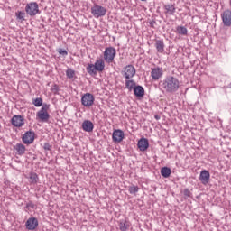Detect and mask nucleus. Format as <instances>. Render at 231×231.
I'll list each match as a JSON object with an SVG mask.
<instances>
[{"mask_svg": "<svg viewBox=\"0 0 231 231\" xmlns=\"http://www.w3.org/2000/svg\"><path fill=\"white\" fill-rule=\"evenodd\" d=\"M162 88L166 93H176L180 89V79L174 76H168L162 81Z\"/></svg>", "mask_w": 231, "mask_h": 231, "instance_id": "f257e3e1", "label": "nucleus"}, {"mask_svg": "<svg viewBox=\"0 0 231 231\" xmlns=\"http://www.w3.org/2000/svg\"><path fill=\"white\" fill-rule=\"evenodd\" d=\"M49 110L50 105L43 104L42 108L36 113V120H39V122H48L50 120Z\"/></svg>", "mask_w": 231, "mask_h": 231, "instance_id": "f03ea898", "label": "nucleus"}, {"mask_svg": "<svg viewBox=\"0 0 231 231\" xmlns=\"http://www.w3.org/2000/svg\"><path fill=\"white\" fill-rule=\"evenodd\" d=\"M104 60L106 64L115 62V57H116V49L114 47H106L103 53Z\"/></svg>", "mask_w": 231, "mask_h": 231, "instance_id": "7ed1b4c3", "label": "nucleus"}, {"mask_svg": "<svg viewBox=\"0 0 231 231\" xmlns=\"http://www.w3.org/2000/svg\"><path fill=\"white\" fill-rule=\"evenodd\" d=\"M25 13L30 17H35V15H39L41 14V10H39V4L37 2H30L25 5Z\"/></svg>", "mask_w": 231, "mask_h": 231, "instance_id": "20e7f679", "label": "nucleus"}, {"mask_svg": "<svg viewBox=\"0 0 231 231\" xmlns=\"http://www.w3.org/2000/svg\"><path fill=\"white\" fill-rule=\"evenodd\" d=\"M91 14L95 19H99V17H104L107 14V9L102 5H94L91 7Z\"/></svg>", "mask_w": 231, "mask_h": 231, "instance_id": "39448f33", "label": "nucleus"}, {"mask_svg": "<svg viewBox=\"0 0 231 231\" xmlns=\"http://www.w3.org/2000/svg\"><path fill=\"white\" fill-rule=\"evenodd\" d=\"M121 75H123L125 80H129L136 75V69L133 65H126L121 71Z\"/></svg>", "mask_w": 231, "mask_h": 231, "instance_id": "423d86ee", "label": "nucleus"}, {"mask_svg": "<svg viewBox=\"0 0 231 231\" xmlns=\"http://www.w3.org/2000/svg\"><path fill=\"white\" fill-rule=\"evenodd\" d=\"M81 104L84 107H92L95 104V96L91 93H85L81 97Z\"/></svg>", "mask_w": 231, "mask_h": 231, "instance_id": "0eeeda50", "label": "nucleus"}, {"mask_svg": "<svg viewBox=\"0 0 231 231\" xmlns=\"http://www.w3.org/2000/svg\"><path fill=\"white\" fill-rule=\"evenodd\" d=\"M34 140H35V132L33 131L26 132L22 137V141L23 143H25V145H30L31 143H33Z\"/></svg>", "mask_w": 231, "mask_h": 231, "instance_id": "6e6552de", "label": "nucleus"}, {"mask_svg": "<svg viewBox=\"0 0 231 231\" xmlns=\"http://www.w3.org/2000/svg\"><path fill=\"white\" fill-rule=\"evenodd\" d=\"M199 180L202 183V185H208L210 181V171L207 170H202L200 171Z\"/></svg>", "mask_w": 231, "mask_h": 231, "instance_id": "1a4fd4ad", "label": "nucleus"}, {"mask_svg": "<svg viewBox=\"0 0 231 231\" xmlns=\"http://www.w3.org/2000/svg\"><path fill=\"white\" fill-rule=\"evenodd\" d=\"M25 226L27 230L33 231L37 228V226H39V220H37V218L33 217H30L29 219H27Z\"/></svg>", "mask_w": 231, "mask_h": 231, "instance_id": "9d476101", "label": "nucleus"}, {"mask_svg": "<svg viewBox=\"0 0 231 231\" xmlns=\"http://www.w3.org/2000/svg\"><path fill=\"white\" fill-rule=\"evenodd\" d=\"M221 19L224 26H231V11L226 10L221 14Z\"/></svg>", "mask_w": 231, "mask_h": 231, "instance_id": "9b49d317", "label": "nucleus"}, {"mask_svg": "<svg viewBox=\"0 0 231 231\" xmlns=\"http://www.w3.org/2000/svg\"><path fill=\"white\" fill-rule=\"evenodd\" d=\"M11 124L14 127H23L24 125V117L23 116H14L11 119Z\"/></svg>", "mask_w": 231, "mask_h": 231, "instance_id": "f8f14e48", "label": "nucleus"}, {"mask_svg": "<svg viewBox=\"0 0 231 231\" xmlns=\"http://www.w3.org/2000/svg\"><path fill=\"white\" fill-rule=\"evenodd\" d=\"M137 147L142 152L147 151L149 149V140L145 137L141 138L137 143Z\"/></svg>", "mask_w": 231, "mask_h": 231, "instance_id": "ddd939ff", "label": "nucleus"}, {"mask_svg": "<svg viewBox=\"0 0 231 231\" xmlns=\"http://www.w3.org/2000/svg\"><path fill=\"white\" fill-rule=\"evenodd\" d=\"M81 128L85 131V133H93V129H95V125L89 120H85L81 125Z\"/></svg>", "mask_w": 231, "mask_h": 231, "instance_id": "4468645a", "label": "nucleus"}, {"mask_svg": "<svg viewBox=\"0 0 231 231\" xmlns=\"http://www.w3.org/2000/svg\"><path fill=\"white\" fill-rule=\"evenodd\" d=\"M112 140H113V142L120 143V142H122V140H124V131H122L120 129L115 130L112 134Z\"/></svg>", "mask_w": 231, "mask_h": 231, "instance_id": "2eb2a0df", "label": "nucleus"}, {"mask_svg": "<svg viewBox=\"0 0 231 231\" xmlns=\"http://www.w3.org/2000/svg\"><path fill=\"white\" fill-rule=\"evenodd\" d=\"M165 15H174L176 14V6L172 4H167L163 5Z\"/></svg>", "mask_w": 231, "mask_h": 231, "instance_id": "dca6fc26", "label": "nucleus"}, {"mask_svg": "<svg viewBox=\"0 0 231 231\" xmlns=\"http://www.w3.org/2000/svg\"><path fill=\"white\" fill-rule=\"evenodd\" d=\"M162 75H163V69L160 68H154L152 69L151 77L153 80H159L161 79Z\"/></svg>", "mask_w": 231, "mask_h": 231, "instance_id": "f3484780", "label": "nucleus"}, {"mask_svg": "<svg viewBox=\"0 0 231 231\" xmlns=\"http://www.w3.org/2000/svg\"><path fill=\"white\" fill-rule=\"evenodd\" d=\"M118 226L120 231H127L131 227V223L127 219H120Z\"/></svg>", "mask_w": 231, "mask_h": 231, "instance_id": "a211bd4d", "label": "nucleus"}, {"mask_svg": "<svg viewBox=\"0 0 231 231\" xmlns=\"http://www.w3.org/2000/svg\"><path fill=\"white\" fill-rule=\"evenodd\" d=\"M154 46L158 53H163V51H165V42H163V39L155 40Z\"/></svg>", "mask_w": 231, "mask_h": 231, "instance_id": "6ab92c4d", "label": "nucleus"}, {"mask_svg": "<svg viewBox=\"0 0 231 231\" xmlns=\"http://www.w3.org/2000/svg\"><path fill=\"white\" fill-rule=\"evenodd\" d=\"M14 149L18 156H23L26 152V146L23 143H16Z\"/></svg>", "mask_w": 231, "mask_h": 231, "instance_id": "aec40b11", "label": "nucleus"}, {"mask_svg": "<svg viewBox=\"0 0 231 231\" xmlns=\"http://www.w3.org/2000/svg\"><path fill=\"white\" fill-rule=\"evenodd\" d=\"M94 66L96 67V69L99 72L102 73L106 68V63L104 62L103 59L97 60L96 62L94 63Z\"/></svg>", "mask_w": 231, "mask_h": 231, "instance_id": "412c9836", "label": "nucleus"}, {"mask_svg": "<svg viewBox=\"0 0 231 231\" xmlns=\"http://www.w3.org/2000/svg\"><path fill=\"white\" fill-rule=\"evenodd\" d=\"M134 94L135 95V97H143V95H145V89L140 85L135 86V88H134Z\"/></svg>", "mask_w": 231, "mask_h": 231, "instance_id": "4be33fe9", "label": "nucleus"}, {"mask_svg": "<svg viewBox=\"0 0 231 231\" xmlns=\"http://www.w3.org/2000/svg\"><path fill=\"white\" fill-rule=\"evenodd\" d=\"M30 183L32 185H37L39 183V175L35 172H31L29 175Z\"/></svg>", "mask_w": 231, "mask_h": 231, "instance_id": "5701e85b", "label": "nucleus"}, {"mask_svg": "<svg viewBox=\"0 0 231 231\" xmlns=\"http://www.w3.org/2000/svg\"><path fill=\"white\" fill-rule=\"evenodd\" d=\"M98 70H97V67H95V64H88L87 66V73H88V75H97Z\"/></svg>", "mask_w": 231, "mask_h": 231, "instance_id": "b1692460", "label": "nucleus"}, {"mask_svg": "<svg viewBox=\"0 0 231 231\" xmlns=\"http://www.w3.org/2000/svg\"><path fill=\"white\" fill-rule=\"evenodd\" d=\"M136 87V82L133 79H125V88L126 89H129V91H133L134 88Z\"/></svg>", "mask_w": 231, "mask_h": 231, "instance_id": "393cba45", "label": "nucleus"}, {"mask_svg": "<svg viewBox=\"0 0 231 231\" xmlns=\"http://www.w3.org/2000/svg\"><path fill=\"white\" fill-rule=\"evenodd\" d=\"M171 168L169 167H162L161 169V175L163 177V178H169V176H171Z\"/></svg>", "mask_w": 231, "mask_h": 231, "instance_id": "a878e982", "label": "nucleus"}, {"mask_svg": "<svg viewBox=\"0 0 231 231\" xmlns=\"http://www.w3.org/2000/svg\"><path fill=\"white\" fill-rule=\"evenodd\" d=\"M15 16L16 19L18 21H21L23 23V21H25L26 19V13L24 11H18L15 13Z\"/></svg>", "mask_w": 231, "mask_h": 231, "instance_id": "bb28decb", "label": "nucleus"}, {"mask_svg": "<svg viewBox=\"0 0 231 231\" xmlns=\"http://www.w3.org/2000/svg\"><path fill=\"white\" fill-rule=\"evenodd\" d=\"M177 32L179 33V35H187V33H189V31L185 26H178Z\"/></svg>", "mask_w": 231, "mask_h": 231, "instance_id": "cd10ccee", "label": "nucleus"}, {"mask_svg": "<svg viewBox=\"0 0 231 231\" xmlns=\"http://www.w3.org/2000/svg\"><path fill=\"white\" fill-rule=\"evenodd\" d=\"M32 104H33V106H35V107H41V106H44V104H42V97H37L35 99H32Z\"/></svg>", "mask_w": 231, "mask_h": 231, "instance_id": "c85d7f7f", "label": "nucleus"}, {"mask_svg": "<svg viewBox=\"0 0 231 231\" xmlns=\"http://www.w3.org/2000/svg\"><path fill=\"white\" fill-rule=\"evenodd\" d=\"M140 190L138 186L131 185L128 187V191L130 194H136Z\"/></svg>", "mask_w": 231, "mask_h": 231, "instance_id": "c756f323", "label": "nucleus"}, {"mask_svg": "<svg viewBox=\"0 0 231 231\" xmlns=\"http://www.w3.org/2000/svg\"><path fill=\"white\" fill-rule=\"evenodd\" d=\"M66 76L67 79H73L75 77V70H73L72 69H68L66 70Z\"/></svg>", "mask_w": 231, "mask_h": 231, "instance_id": "7c9ffc66", "label": "nucleus"}, {"mask_svg": "<svg viewBox=\"0 0 231 231\" xmlns=\"http://www.w3.org/2000/svg\"><path fill=\"white\" fill-rule=\"evenodd\" d=\"M183 194L185 198H192V192L189 189H185Z\"/></svg>", "mask_w": 231, "mask_h": 231, "instance_id": "2f4dec72", "label": "nucleus"}, {"mask_svg": "<svg viewBox=\"0 0 231 231\" xmlns=\"http://www.w3.org/2000/svg\"><path fill=\"white\" fill-rule=\"evenodd\" d=\"M58 53H60V55H62L63 57H68V51L64 49H59Z\"/></svg>", "mask_w": 231, "mask_h": 231, "instance_id": "473e14b6", "label": "nucleus"}, {"mask_svg": "<svg viewBox=\"0 0 231 231\" xmlns=\"http://www.w3.org/2000/svg\"><path fill=\"white\" fill-rule=\"evenodd\" d=\"M25 208H35V204H33V202L30 201L26 204Z\"/></svg>", "mask_w": 231, "mask_h": 231, "instance_id": "72a5a7b5", "label": "nucleus"}, {"mask_svg": "<svg viewBox=\"0 0 231 231\" xmlns=\"http://www.w3.org/2000/svg\"><path fill=\"white\" fill-rule=\"evenodd\" d=\"M154 118L155 120H160V116H155Z\"/></svg>", "mask_w": 231, "mask_h": 231, "instance_id": "f704fd0d", "label": "nucleus"}, {"mask_svg": "<svg viewBox=\"0 0 231 231\" xmlns=\"http://www.w3.org/2000/svg\"><path fill=\"white\" fill-rule=\"evenodd\" d=\"M54 89H56V91H57V85L54 86Z\"/></svg>", "mask_w": 231, "mask_h": 231, "instance_id": "c9c22d12", "label": "nucleus"}, {"mask_svg": "<svg viewBox=\"0 0 231 231\" xmlns=\"http://www.w3.org/2000/svg\"><path fill=\"white\" fill-rule=\"evenodd\" d=\"M45 149H47L48 151H50V147H48V146H47V147H45Z\"/></svg>", "mask_w": 231, "mask_h": 231, "instance_id": "e433bc0d", "label": "nucleus"}, {"mask_svg": "<svg viewBox=\"0 0 231 231\" xmlns=\"http://www.w3.org/2000/svg\"><path fill=\"white\" fill-rule=\"evenodd\" d=\"M141 1H147V0H141Z\"/></svg>", "mask_w": 231, "mask_h": 231, "instance_id": "4c0bfd02", "label": "nucleus"}]
</instances>
